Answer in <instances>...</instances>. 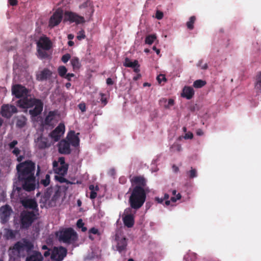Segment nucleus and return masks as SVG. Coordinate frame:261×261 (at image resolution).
<instances>
[{"label": "nucleus", "mask_w": 261, "mask_h": 261, "mask_svg": "<svg viewBox=\"0 0 261 261\" xmlns=\"http://www.w3.org/2000/svg\"><path fill=\"white\" fill-rule=\"evenodd\" d=\"M16 169L18 179L22 182L23 189L28 192L35 190V163L30 160L26 161L17 165Z\"/></svg>", "instance_id": "f257e3e1"}, {"label": "nucleus", "mask_w": 261, "mask_h": 261, "mask_svg": "<svg viewBox=\"0 0 261 261\" xmlns=\"http://www.w3.org/2000/svg\"><path fill=\"white\" fill-rule=\"evenodd\" d=\"M17 106L22 108H30L34 106L33 109L29 110V113L32 116L36 117L42 112L43 103L40 99L25 97L18 100Z\"/></svg>", "instance_id": "f03ea898"}, {"label": "nucleus", "mask_w": 261, "mask_h": 261, "mask_svg": "<svg viewBox=\"0 0 261 261\" xmlns=\"http://www.w3.org/2000/svg\"><path fill=\"white\" fill-rule=\"evenodd\" d=\"M146 198V193L144 188L135 186L129 197L130 206L136 210L141 208L144 203Z\"/></svg>", "instance_id": "7ed1b4c3"}, {"label": "nucleus", "mask_w": 261, "mask_h": 261, "mask_svg": "<svg viewBox=\"0 0 261 261\" xmlns=\"http://www.w3.org/2000/svg\"><path fill=\"white\" fill-rule=\"evenodd\" d=\"M58 240L61 243L68 245L75 243L78 239L76 232L71 227L63 228L56 233Z\"/></svg>", "instance_id": "20e7f679"}, {"label": "nucleus", "mask_w": 261, "mask_h": 261, "mask_svg": "<svg viewBox=\"0 0 261 261\" xmlns=\"http://www.w3.org/2000/svg\"><path fill=\"white\" fill-rule=\"evenodd\" d=\"M37 219L33 211L23 210L20 215V226L21 229H28Z\"/></svg>", "instance_id": "39448f33"}, {"label": "nucleus", "mask_w": 261, "mask_h": 261, "mask_svg": "<svg viewBox=\"0 0 261 261\" xmlns=\"http://www.w3.org/2000/svg\"><path fill=\"white\" fill-rule=\"evenodd\" d=\"M33 248V244L25 239H23L21 241L17 242L13 246V249L19 253L24 250H25L29 253Z\"/></svg>", "instance_id": "423d86ee"}, {"label": "nucleus", "mask_w": 261, "mask_h": 261, "mask_svg": "<svg viewBox=\"0 0 261 261\" xmlns=\"http://www.w3.org/2000/svg\"><path fill=\"white\" fill-rule=\"evenodd\" d=\"M67 253V249L62 247H55L51 252V259L55 261H62L66 257Z\"/></svg>", "instance_id": "0eeeda50"}, {"label": "nucleus", "mask_w": 261, "mask_h": 261, "mask_svg": "<svg viewBox=\"0 0 261 261\" xmlns=\"http://www.w3.org/2000/svg\"><path fill=\"white\" fill-rule=\"evenodd\" d=\"M115 241L116 243V250L120 253L122 252L125 253L127 245V240L126 238L116 234Z\"/></svg>", "instance_id": "6e6552de"}, {"label": "nucleus", "mask_w": 261, "mask_h": 261, "mask_svg": "<svg viewBox=\"0 0 261 261\" xmlns=\"http://www.w3.org/2000/svg\"><path fill=\"white\" fill-rule=\"evenodd\" d=\"M35 143L39 149H44L50 146L48 138L44 137L43 133L39 134L35 139Z\"/></svg>", "instance_id": "1a4fd4ad"}, {"label": "nucleus", "mask_w": 261, "mask_h": 261, "mask_svg": "<svg viewBox=\"0 0 261 261\" xmlns=\"http://www.w3.org/2000/svg\"><path fill=\"white\" fill-rule=\"evenodd\" d=\"M64 132V124L60 123L59 125L49 134V136L54 142H57L60 140Z\"/></svg>", "instance_id": "9d476101"}, {"label": "nucleus", "mask_w": 261, "mask_h": 261, "mask_svg": "<svg viewBox=\"0 0 261 261\" xmlns=\"http://www.w3.org/2000/svg\"><path fill=\"white\" fill-rule=\"evenodd\" d=\"M63 18V11L60 9H57L50 17L49 21V26L53 28L58 25Z\"/></svg>", "instance_id": "9b49d317"}, {"label": "nucleus", "mask_w": 261, "mask_h": 261, "mask_svg": "<svg viewBox=\"0 0 261 261\" xmlns=\"http://www.w3.org/2000/svg\"><path fill=\"white\" fill-rule=\"evenodd\" d=\"M17 109L13 105H4L1 108L2 115L7 118H10L13 114L17 113Z\"/></svg>", "instance_id": "f8f14e48"}, {"label": "nucleus", "mask_w": 261, "mask_h": 261, "mask_svg": "<svg viewBox=\"0 0 261 261\" xmlns=\"http://www.w3.org/2000/svg\"><path fill=\"white\" fill-rule=\"evenodd\" d=\"M12 213V209L10 205L6 204L1 207L0 217L3 223H6L8 221Z\"/></svg>", "instance_id": "ddd939ff"}, {"label": "nucleus", "mask_w": 261, "mask_h": 261, "mask_svg": "<svg viewBox=\"0 0 261 261\" xmlns=\"http://www.w3.org/2000/svg\"><path fill=\"white\" fill-rule=\"evenodd\" d=\"M12 93L17 98L26 96L28 93L27 89L20 85H16L12 87Z\"/></svg>", "instance_id": "4468645a"}, {"label": "nucleus", "mask_w": 261, "mask_h": 261, "mask_svg": "<svg viewBox=\"0 0 261 261\" xmlns=\"http://www.w3.org/2000/svg\"><path fill=\"white\" fill-rule=\"evenodd\" d=\"M65 18L71 22H76L77 23H84L85 22L84 18L79 16L77 14L72 12H66Z\"/></svg>", "instance_id": "2eb2a0df"}, {"label": "nucleus", "mask_w": 261, "mask_h": 261, "mask_svg": "<svg viewBox=\"0 0 261 261\" xmlns=\"http://www.w3.org/2000/svg\"><path fill=\"white\" fill-rule=\"evenodd\" d=\"M79 134V133L75 134V133L74 130H71L69 132L67 135V138L70 145L71 144L72 146L75 147H78L79 146L80 139L78 137Z\"/></svg>", "instance_id": "dca6fc26"}, {"label": "nucleus", "mask_w": 261, "mask_h": 261, "mask_svg": "<svg viewBox=\"0 0 261 261\" xmlns=\"http://www.w3.org/2000/svg\"><path fill=\"white\" fill-rule=\"evenodd\" d=\"M58 150L61 154H70L71 149L69 143L65 140H61L58 144Z\"/></svg>", "instance_id": "f3484780"}, {"label": "nucleus", "mask_w": 261, "mask_h": 261, "mask_svg": "<svg viewBox=\"0 0 261 261\" xmlns=\"http://www.w3.org/2000/svg\"><path fill=\"white\" fill-rule=\"evenodd\" d=\"M52 75V72L47 68H44L36 74V80L38 81H46L49 79Z\"/></svg>", "instance_id": "a211bd4d"}, {"label": "nucleus", "mask_w": 261, "mask_h": 261, "mask_svg": "<svg viewBox=\"0 0 261 261\" xmlns=\"http://www.w3.org/2000/svg\"><path fill=\"white\" fill-rule=\"evenodd\" d=\"M130 181L133 185H135V186H139L142 188L144 189L146 186V180L142 176H135L130 179Z\"/></svg>", "instance_id": "6ab92c4d"}, {"label": "nucleus", "mask_w": 261, "mask_h": 261, "mask_svg": "<svg viewBox=\"0 0 261 261\" xmlns=\"http://www.w3.org/2000/svg\"><path fill=\"white\" fill-rule=\"evenodd\" d=\"M68 165H60L59 166L58 162L54 161L53 162V168L55 172L59 175H65L68 170Z\"/></svg>", "instance_id": "aec40b11"}, {"label": "nucleus", "mask_w": 261, "mask_h": 261, "mask_svg": "<svg viewBox=\"0 0 261 261\" xmlns=\"http://www.w3.org/2000/svg\"><path fill=\"white\" fill-rule=\"evenodd\" d=\"M21 204L25 208L36 210L38 208V204L36 200L33 199H26L22 200Z\"/></svg>", "instance_id": "412c9836"}, {"label": "nucleus", "mask_w": 261, "mask_h": 261, "mask_svg": "<svg viewBox=\"0 0 261 261\" xmlns=\"http://www.w3.org/2000/svg\"><path fill=\"white\" fill-rule=\"evenodd\" d=\"M194 95V91L192 87L185 86L181 94V96L186 98L187 99H191Z\"/></svg>", "instance_id": "4be33fe9"}, {"label": "nucleus", "mask_w": 261, "mask_h": 261, "mask_svg": "<svg viewBox=\"0 0 261 261\" xmlns=\"http://www.w3.org/2000/svg\"><path fill=\"white\" fill-rule=\"evenodd\" d=\"M37 46L44 50H49L51 47V43L47 38H41L37 43Z\"/></svg>", "instance_id": "5701e85b"}, {"label": "nucleus", "mask_w": 261, "mask_h": 261, "mask_svg": "<svg viewBox=\"0 0 261 261\" xmlns=\"http://www.w3.org/2000/svg\"><path fill=\"white\" fill-rule=\"evenodd\" d=\"M43 257L41 253L38 251H34L32 254H29L25 261H43Z\"/></svg>", "instance_id": "b1692460"}, {"label": "nucleus", "mask_w": 261, "mask_h": 261, "mask_svg": "<svg viewBox=\"0 0 261 261\" xmlns=\"http://www.w3.org/2000/svg\"><path fill=\"white\" fill-rule=\"evenodd\" d=\"M123 221L125 226L128 228L133 226L135 222L134 216L133 214H127L123 217Z\"/></svg>", "instance_id": "393cba45"}, {"label": "nucleus", "mask_w": 261, "mask_h": 261, "mask_svg": "<svg viewBox=\"0 0 261 261\" xmlns=\"http://www.w3.org/2000/svg\"><path fill=\"white\" fill-rule=\"evenodd\" d=\"M70 63L72 66L73 70L74 71L78 70L81 66V64L80 62V60L77 57L72 58L70 60Z\"/></svg>", "instance_id": "a878e982"}, {"label": "nucleus", "mask_w": 261, "mask_h": 261, "mask_svg": "<svg viewBox=\"0 0 261 261\" xmlns=\"http://www.w3.org/2000/svg\"><path fill=\"white\" fill-rule=\"evenodd\" d=\"M27 118L24 116H18L16 118V125L19 128H22L26 124Z\"/></svg>", "instance_id": "bb28decb"}, {"label": "nucleus", "mask_w": 261, "mask_h": 261, "mask_svg": "<svg viewBox=\"0 0 261 261\" xmlns=\"http://www.w3.org/2000/svg\"><path fill=\"white\" fill-rule=\"evenodd\" d=\"M197 259V254L189 251L184 256V259L186 261H195Z\"/></svg>", "instance_id": "cd10ccee"}, {"label": "nucleus", "mask_w": 261, "mask_h": 261, "mask_svg": "<svg viewBox=\"0 0 261 261\" xmlns=\"http://www.w3.org/2000/svg\"><path fill=\"white\" fill-rule=\"evenodd\" d=\"M55 115V114L54 112L50 111L45 118L44 124L46 125H50L54 119Z\"/></svg>", "instance_id": "c85d7f7f"}, {"label": "nucleus", "mask_w": 261, "mask_h": 261, "mask_svg": "<svg viewBox=\"0 0 261 261\" xmlns=\"http://www.w3.org/2000/svg\"><path fill=\"white\" fill-rule=\"evenodd\" d=\"M138 61L136 60H135L134 62H132L130 60H129L128 58H126L125 59V62L124 63V66L125 67H130L133 68L135 66H136V65H138Z\"/></svg>", "instance_id": "c756f323"}, {"label": "nucleus", "mask_w": 261, "mask_h": 261, "mask_svg": "<svg viewBox=\"0 0 261 261\" xmlns=\"http://www.w3.org/2000/svg\"><path fill=\"white\" fill-rule=\"evenodd\" d=\"M161 103L164 102V107L166 109H169L171 107L173 106L174 103V101L172 99H169L167 100L165 98H163L160 100Z\"/></svg>", "instance_id": "7c9ffc66"}, {"label": "nucleus", "mask_w": 261, "mask_h": 261, "mask_svg": "<svg viewBox=\"0 0 261 261\" xmlns=\"http://www.w3.org/2000/svg\"><path fill=\"white\" fill-rule=\"evenodd\" d=\"M196 20V17L195 16H191L189 20L187 22L186 25L188 29L192 30L194 29V24Z\"/></svg>", "instance_id": "2f4dec72"}, {"label": "nucleus", "mask_w": 261, "mask_h": 261, "mask_svg": "<svg viewBox=\"0 0 261 261\" xmlns=\"http://www.w3.org/2000/svg\"><path fill=\"white\" fill-rule=\"evenodd\" d=\"M206 84V82L205 81L202 80H197L193 83V86L195 88H200L204 86Z\"/></svg>", "instance_id": "473e14b6"}, {"label": "nucleus", "mask_w": 261, "mask_h": 261, "mask_svg": "<svg viewBox=\"0 0 261 261\" xmlns=\"http://www.w3.org/2000/svg\"><path fill=\"white\" fill-rule=\"evenodd\" d=\"M59 196L57 194H55L48 201L47 205L49 207H54L56 206L57 200L58 199Z\"/></svg>", "instance_id": "72a5a7b5"}, {"label": "nucleus", "mask_w": 261, "mask_h": 261, "mask_svg": "<svg viewBox=\"0 0 261 261\" xmlns=\"http://www.w3.org/2000/svg\"><path fill=\"white\" fill-rule=\"evenodd\" d=\"M67 71V69L64 66H60L58 68V74L62 77H64L65 76Z\"/></svg>", "instance_id": "f704fd0d"}, {"label": "nucleus", "mask_w": 261, "mask_h": 261, "mask_svg": "<svg viewBox=\"0 0 261 261\" xmlns=\"http://www.w3.org/2000/svg\"><path fill=\"white\" fill-rule=\"evenodd\" d=\"M155 39L156 36L155 35H149L146 36L145 42L146 44L151 45L153 43Z\"/></svg>", "instance_id": "c9c22d12"}, {"label": "nucleus", "mask_w": 261, "mask_h": 261, "mask_svg": "<svg viewBox=\"0 0 261 261\" xmlns=\"http://www.w3.org/2000/svg\"><path fill=\"white\" fill-rule=\"evenodd\" d=\"M40 182L44 187L48 186L50 184V175L48 174H46L45 178L41 179Z\"/></svg>", "instance_id": "e433bc0d"}, {"label": "nucleus", "mask_w": 261, "mask_h": 261, "mask_svg": "<svg viewBox=\"0 0 261 261\" xmlns=\"http://www.w3.org/2000/svg\"><path fill=\"white\" fill-rule=\"evenodd\" d=\"M95 186L93 185H91L89 187V190L91 191L90 198L91 199H95L97 196V193L94 191Z\"/></svg>", "instance_id": "4c0bfd02"}, {"label": "nucleus", "mask_w": 261, "mask_h": 261, "mask_svg": "<svg viewBox=\"0 0 261 261\" xmlns=\"http://www.w3.org/2000/svg\"><path fill=\"white\" fill-rule=\"evenodd\" d=\"M188 174L190 178H193L197 176V170L193 168H191V170L188 172Z\"/></svg>", "instance_id": "58836bf2"}, {"label": "nucleus", "mask_w": 261, "mask_h": 261, "mask_svg": "<svg viewBox=\"0 0 261 261\" xmlns=\"http://www.w3.org/2000/svg\"><path fill=\"white\" fill-rule=\"evenodd\" d=\"M256 87L261 90V72L256 76Z\"/></svg>", "instance_id": "ea45409f"}, {"label": "nucleus", "mask_w": 261, "mask_h": 261, "mask_svg": "<svg viewBox=\"0 0 261 261\" xmlns=\"http://www.w3.org/2000/svg\"><path fill=\"white\" fill-rule=\"evenodd\" d=\"M76 38L79 40H81L82 39H85L86 38L85 31L83 30H82L80 31H79V33H77Z\"/></svg>", "instance_id": "a19ab883"}, {"label": "nucleus", "mask_w": 261, "mask_h": 261, "mask_svg": "<svg viewBox=\"0 0 261 261\" xmlns=\"http://www.w3.org/2000/svg\"><path fill=\"white\" fill-rule=\"evenodd\" d=\"M38 53L39 54V56L41 59H45L47 57V54L44 50H42L40 49L38 50Z\"/></svg>", "instance_id": "79ce46f5"}, {"label": "nucleus", "mask_w": 261, "mask_h": 261, "mask_svg": "<svg viewBox=\"0 0 261 261\" xmlns=\"http://www.w3.org/2000/svg\"><path fill=\"white\" fill-rule=\"evenodd\" d=\"M71 56L69 54H66L62 57L61 60L63 63H66L69 60Z\"/></svg>", "instance_id": "37998d69"}, {"label": "nucleus", "mask_w": 261, "mask_h": 261, "mask_svg": "<svg viewBox=\"0 0 261 261\" xmlns=\"http://www.w3.org/2000/svg\"><path fill=\"white\" fill-rule=\"evenodd\" d=\"M203 63V60H200L198 61L197 63V66L201 67L202 69L206 70L208 68V65L206 63L204 64L203 65H202V63Z\"/></svg>", "instance_id": "c03bdc74"}, {"label": "nucleus", "mask_w": 261, "mask_h": 261, "mask_svg": "<svg viewBox=\"0 0 261 261\" xmlns=\"http://www.w3.org/2000/svg\"><path fill=\"white\" fill-rule=\"evenodd\" d=\"M100 95L101 96L100 101H101V103H102L103 106H105L107 105V103L108 102L107 98L104 97L105 96V94L103 93H100Z\"/></svg>", "instance_id": "a18cd8bd"}, {"label": "nucleus", "mask_w": 261, "mask_h": 261, "mask_svg": "<svg viewBox=\"0 0 261 261\" xmlns=\"http://www.w3.org/2000/svg\"><path fill=\"white\" fill-rule=\"evenodd\" d=\"M163 16H164V14L162 11H161L160 10H157L156 11L155 18L157 19L160 20V19H162L163 17Z\"/></svg>", "instance_id": "49530a36"}, {"label": "nucleus", "mask_w": 261, "mask_h": 261, "mask_svg": "<svg viewBox=\"0 0 261 261\" xmlns=\"http://www.w3.org/2000/svg\"><path fill=\"white\" fill-rule=\"evenodd\" d=\"M18 144L17 140H13L8 144V146L10 150H11L15 148V146Z\"/></svg>", "instance_id": "de8ad7c7"}, {"label": "nucleus", "mask_w": 261, "mask_h": 261, "mask_svg": "<svg viewBox=\"0 0 261 261\" xmlns=\"http://www.w3.org/2000/svg\"><path fill=\"white\" fill-rule=\"evenodd\" d=\"M157 80L159 83L162 81H166V79L164 74H160L157 77Z\"/></svg>", "instance_id": "09e8293b"}, {"label": "nucleus", "mask_w": 261, "mask_h": 261, "mask_svg": "<svg viewBox=\"0 0 261 261\" xmlns=\"http://www.w3.org/2000/svg\"><path fill=\"white\" fill-rule=\"evenodd\" d=\"M57 162H58V164H60V165H68L67 164H66L65 163V158L62 156L59 158L58 161Z\"/></svg>", "instance_id": "8fccbe9b"}, {"label": "nucleus", "mask_w": 261, "mask_h": 261, "mask_svg": "<svg viewBox=\"0 0 261 261\" xmlns=\"http://www.w3.org/2000/svg\"><path fill=\"white\" fill-rule=\"evenodd\" d=\"M89 232V233H92V234H99L98 230L95 227H92L91 229H90Z\"/></svg>", "instance_id": "3c124183"}, {"label": "nucleus", "mask_w": 261, "mask_h": 261, "mask_svg": "<svg viewBox=\"0 0 261 261\" xmlns=\"http://www.w3.org/2000/svg\"><path fill=\"white\" fill-rule=\"evenodd\" d=\"M79 108L82 112H84L86 110V107L85 103H81L79 105Z\"/></svg>", "instance_id": "603ef678"}, {"label": "nucleus", "mask_w": 261, "mask_h": 261, "mask_svg": "<svg viewBox=\"0 0 261 261\" xmlns=\"http://www.w3.org/2000/svg\"><path fill=\"white\" fill-rule=\"evenodd\" d=\"M181 196L180 193H178L175 197H172L171 198V201L172 202H176L177 200H179L181 198Z\"/></svg>", "instance_id": "864d4df0"}, {"label": "nucleus", "mask_w": 261, "mask_h": 261, "mask_svg": "<svg viewBox=\"0 0 261 261\" xmlns=\"http://www.w3.org/2000/svg\"><path fill=\"white\" fill-rule=\"evenodd\" d=\"M20 152V149L17 147H15L12 150V153L16 156H18Z\"/></svg>", "instance_id": "5fc2aeb1"}, {"label": "nucleus", "mask_w": 261, "mask_h": 261, "mask_svg": "<svg viewBox=\"0 0 261 261\" xmlns=\"http://www.w3.org/2000/svg\"><path fill=\"white\" fill-rule=\"evenodd\" d=\"M76 225L77 227L81 228L84 225V223H83L82 220L81 219H79L76 223Z\"/></svg>", "instance_id": "6e6d98bb"}, {"label": "nucleus", "mask_w": 261, "mask_h": 261, "mask_svg": "<svg viewBox=\"0 0 261 261\" xmlns=\"http://www.w3.org/2000/svg\"><path fill=\"white\" fill-rule=\"evenodd\" d=\"M74 76V74L73 73H67L66 74L65 76L64 77V78L68 80L69 81L71 80V78Z\"/></svg>", "instance_id": "4d7b16f0"}, {"label": "nucleus", "mask_w": 261, "mask_h": 261, "mask_svg": "<svg viewBox=\"0 0 261 261\" xmlns=\"http://www.w3.org/2000/svg\"><path fill=\"white\" fill-rule=\"evenodd\" d=\"M174 147H175L176 148V150L177 151H181V146L179 144H175V145H173L172 146V148H173Z\"/></svg>", "instance_id": "13d9d810"}, {"label": "nucleus", "mask_w": 261, "mask_h": 261, "mask_svg": "<svg viewBox=\"0 0 261 261\" xmlns=\"http://www.w3.org/2000/svg\"><path fill=\"white\" fill-rule=\"evenodd\" d=\"M57 179L59 181H60L61 183L65 182L67 181V179L62 176L57 177Z\"/></svg>", "instance_id": "bf43d9fd"}, {"label": "nucleus", "mask_w": 261, "mask_h": 261, "mask_svg": "<svg viewBox=\"0 0 261 261\" xmlns=\"http://www.w3.org/2000/svg\"><path fill=\"white\" fill-rule=\"evenodd\" d=\"M9 3L10 5L14 6L17 5V0H9Z\"/></svg>", "instance_id": "052dcab7"}, {"label": "nucleus", "mask_w": 261, "mask_h": 261, "mask_svg": "<svg viewBox=\"0 0 261 261\" xmlns=\"http://www.w3.org/2000/svg\"><path fill=\"white\" fill-rule=\"evenodd\" d=\"M134 69V71L136 73H139L140 71V65L139 64V63H138V65H136V66H135L133 68Z\"/></svg>", "instance_id": "680f3d73"}, {"label": "nucleus", "mask_w": 261, "mask_h": 261, "mask_svg": "<svg viewBox=\"0 0 261 261\" xmlns=\"http://www.w3.org/2000/svg\"><path fill=\"white\" fill-rule=\"evenodd\" d=\"M7 234L10 238H13L15 237V234L12 230H9Z\"/></svg>", "instance_id": "e2e57ef3"}, {"label": "nucleus", "mask_w": 261, "mask_h": 261, "mask_svg": "<svg viewBox=\"0 0 261 261\" xmlns=\"http://www.w3.org/2000/svg\"><path fill=\"white\" fill-rule=\"evenodd\" d=\"M107 84L108 85H112L114 84V82L111 78H108L106 81Z\"/></svg>", "instance_id": "0e129e2a"}, {"label": "nucleus", "mask_w": 261, "mask_h": 261, "mask_svg": "<svg viewBox=\"0 0 261 261\" xmlns=\"http://www.w3.org/2000/svg\"><path fill=\"white\" fill-rule=\"evenodd\" d=\"M193 137V135L192 133H187L185 135V139H192Z\"/></svg>", "instance_id": "69168bd1"}, {"label": "nucleus", "mask_w": 261, "mask_h": 261, "mask_svg": "<svg viewBox=\"0 0 261 261\" xmlns=\"http://www.w3.org/2000/svg\"><path fill=\"white\" fill-rule=\"evenodd\" d=\"M154 199L155 201L159 203H162L164 201V199H163L162 198H159L158 197H155Z\"/></svg>", "instance_id": "338daca9"}, {"label": "nucleus", "mask_w": 261, "mask_h": 261, "mask_svg": "<svg viewBox=\"0 0 261 261\" xmlns=\"http://www.w3.org/2000/svg\"><path fill=\"white\" fill-rule=\"evenodd\" d=\"M196 134L198 136H202L203 135V132L201 129H198L196 131Z\"/></svg>", "instance_id": "774afa93"}]
</instances>
